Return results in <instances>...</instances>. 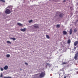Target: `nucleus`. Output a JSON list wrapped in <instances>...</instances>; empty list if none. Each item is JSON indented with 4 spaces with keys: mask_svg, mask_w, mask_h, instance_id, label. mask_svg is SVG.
<instances>
[{
    "mask_svg": "<svg viewBox=\"0 0 78 78\" xmlns=\"http://www.w3.org/2000/svg\"><path fill=\"white\" fill-rule=\"evenodd\" d=\"M9 8V9H11V10H12V6H9L8 7H7V8Z\"/></svg>",
    "mask_w": 78,
    "mask_h": 78,
    "instance_id": "9d476101",
    "label": "nucleus"
},
{
    "mask_svg": "<svg viewBox=\"0 0 78 78\" xmlns=\"http://www.w3.org/2000/svg\"><path fill=\"white\" fill-rule=\"evenodd\" d=\"M6 56H7V58H9V57H10V55H9V54L7 55H6Z\"/></svg>",
    "mask_w": 78,
    "mask_h": 78,
    "instance_id": "aec40b11",
    "label": "nucleus"
},
{
    "mask_svg": "<svg viewBox=\"0 0 78 78\" xmlns=\"http://www.w3.org/2000/svg\"><path fill=\"white\" fill-rule=\"evenodd\" d=\"M64 16V15L62 13L60 14L59 16L60 17H63V16Z\"/></svg>",
    "mask_w": 78,
    "mask_h": 78,
    "instance_id": "1a4fd4ad",
    "label": "nucleus"
},
{
    "mask_svg": "<svg viewBox=\"0 0 78 78\" xmlns=\"http://www.w3.org/2000/svg\"><path fill=\"white\" fill-rule=\"evenodd\" d=\"M46 66H50V64L49 63H46Z\"/></svg>",
    "mask_w": 78,
    "mask_h": 78,
    "instance_id": "393cba45",
    "label": "nucleus"
},
{
    "mask_svg": "<svg viewBox=\"0 0 78 78\" xmlns=\"http://www.w3.org/2000/svg\"><path fill=\"white\" fill-rule=\"evenodd\" d=\"M7 44H11V42L9 41H7Z\"/></svg>",
    "mask_w": 78,
    "mask_h": 78,
    "instance_id": "6ab92c4d",
    "label": "nucleus"
},
{
    "mask_svg": "<svg viewBox=\"0 0 78 78\" xmlns=\"http://www.w3.org/2000/svg\"><path fill=\"white\" fill-rule=\"evenodd\" d=\"M67 64V63L63 62L62 63V65H64V64Z\"/></svg>",
    "mask_w": 78,
    "mask_h": 78,
    "instance_id": "412c9836",
    "label": "nucleus"
},
{
    "mask_svg": "<svg viewBox=\"0 0 78 78\" xmlns=\"http://www.w3.org/2000/svg\"><path fill=\"white\" fill-rule=\"evenodd\" d=\"M17 24L18 25H19V26H22V24H21L20 23H17Z\"/></svg>",
    "mask_w": 78,
    "mask_h": 78,
    "instance_id": "ddd939ff",
    "label": "nucleus"
},
{
    "mask_svg": "<svg viewBox=\"0 0 78 78\" xmlns=\"http://www.w3.org/2000/svg\"><path fill=\"white\" fill-rule=\"evenodd\" d=\"M57 0H53L54 1V2H57Z\"/></svg>",
    "mask_w": 78,
    "mask_h": 78,
    "instance_id": "c756f323",
    "label": "nucleus"
},
{
    "mask_svg": "<svg viewBox=\"0 0 78 78\" xmlns=\"http://www.w3.org/2000/svg\"><path fill=\"white\" fill-rule=\"evenodd\" d=\"M4 78H12L11 77L8 76V77H5V76L4 77Z\"/></svg>",
    "mask_w": 78,
    "mask_h": 78,
    "instance_id": "a211bd4d",
    "label": "nucleus"
},
{
    "mask_svg": "<svg viewBox=\"0 0 78 78\" xmlns=\"http://www.w3.org/2000/svg\"><path fill=\"white\" fill-rule=\"evenodd\" d=\"M11 12V11L9 9H7L5 11V13L6 14H9Z\"/></svg>",
    "mask_w": 78,
    "mask_h": 78,
    "instance_id": "f03ea898",
    "label": "nucleus"
},
{
    "mask_svg": "<svg viewBox=\"0 0 78 78\" xmlns=\"http://www.w3.org/2000/svg\"><path fill=\"white\" fill-rule=\"evenodd\" d=\"M78 52L76 54L74 57V59L75 60H77L78 59Z\"/></svg>",
    "mask_w": 78,
    "mask_h": 78,
    "instance_id": "7ed1b4c3",
    "label": "nucleus"
},
{
    "mask_svg": "<svg viewBox=\"0 0 78 78\" xmlns=\"http://www.w3.org/2000/svg\"><path fill=\"white\" fill-rule=\"evenodd\" d=\"M34 28H39V26L37 24H35L34 26Z\"/></svg>",
    "mask_w": 78,
    "mask_h": 78,
    "instance_id": "423d86ee",
    "label": "nucleus"
},
{
    "mask_svg": "<svg viewBox=\"0 0 78 78\" xmlns=\"http://www.w3.org/2000/svg\"><path fill=\"white\" fill-rule=\"evenodd\" d=\"M46 37H47V39H50V37H49V36L47 35H46Z\"/></svg>",
    "mask_w": 78,
    "mask_h": 78,
    "instance_id": "4468645a",
    "label": "nucleus"
},
{
    "mask_svg": "<svg viewBox=\"0 0 78 78\" xmlns=\"http://www.w3.org/2000/svg\"><path fill=\"white\" fill-rule=\"evenodd\" d=\"M67 78V76H64V78Z\"/></svg>",
    "mask_w": 78,
    "mask_h": 78,
    "instance_id": "c85d7f7f",
    "label": "nucleus"
},
{
    "mask_svg": "<svg viewBox=\"0 0 78 78\" xmlns=\"http://www.w3.org/2000/svg\"><path fill=\"white\" fill-rule=\"evenodd\" d=\"M76 47H74V49L76 50Z\"/></svg>",
    "mask_w": 78,
    "mask_h": 78,
    "instance_id": "bb28decb",
    "label": "nucleus"
},
{
    "mask_svg": "<svg viewBox=\"0 0 78 78\" xmlns=\"http://www.w3.org/2000/svg\"><path fill=\"white\" fill-rule=\"evenodd\" d=\"M33 22V20H29V23H31V22Z\"/></svg>",
    "mask_w": 78,
    "mask_h": 78,
    "instance_id": "4be33fe9",
    "label": "nucleus"
},
{
    "mask_svg": "<svg viewBox=\"0 0 78 78\" xmlns=\"http://www.w3.org/2000/svg\"><path fill=\"white\" fill-rule=\"evenodd\" d=\"M8 69V66H6L4 67V70H7Z\"/></svg>",
    "mask_w": 78,
    "mask_h": 78,
    "instance_id": "6e6552de",
    "label": "nucleus"
},
{
    "mask_svg": "<svg viewBox=\"0 0 78 78\" xmlns=\"http://www.w3.org/2000/svg\"><path fill=\"white\" fill-rule=\"evenodd\" d=\"M67 32L65 30H64L63 31V34H64V35H66V34H67Z\"/></svg>",
    "mask_w": 78,
    "mask_h": 78,
    "instance_id": "0eeeda50",
    "label": "nucleus"
},
{
    "mask_svg": "<svg viewBox=\"0 0 78 78\" xmlns=\"http://www.w3.org/2000/svg\"><path fill=\"white\" fill-rule=\"evenodd\" d=\"M56 27H57V28H60V25H59V24H57V25Z\"/></svg>",
    "mask_w": 78,
    "mask_h": 78,
    "instance_id": "f3484780",
    "label": "nucleus"
},
{
    "mask_svg": "<svg viewBox=\"0 0 78 78\" xmlns=\"http://www.w3.org/2000/svg\"><path fill=\"white\" fill-rule=\"evenodd\" d=\"M78 44V41H77L74 42V46H76Z\"/></svg>",
    "mask_w": 78,
    "mask_h": 78,
    "instance_id": "20e7f679",
    "label": "nucleus"
},
{
    "mask_svg": "<svg viewBox=\"0 0 78 78\" xmlns=\"http://www.w3.org/2000/svg\"><path fill=\"white\" fill-rule=\"evenodd\" d=\"M20 31H23V32H24V31H26V28H24V29H21Z\"/></svg>",
    "mask_w": 78,
    "mask_h": 78,
    "instance_id": "39448f33",
    "label": "nucleus"
},
{
    "mask_svg": "<svg viewBox=\"0 0 78 78\" xmlns=\"http://www.w3.org/2000/svg\"><path fill=\"white\" fill-rule=\"evenodd\" d=\"M0 77H1V78H2V77H3V75H2V74H1L0 75Z\"/></svg>",
    "mask_w": 78,
    "mask_h": 78,
    "instance_id": "a878e982",
    "label": "nucleus"
},
{
    "mask_svg": "<svg viewBox=\"0 0 78 78\" xmlns=\"http://www.w3.org/2000/svg\"><path fill=\"white\" fill-rule=\"evenodd\" d=\"M77 31V29H75L74 30V33H76Z\"/></svg>",
    "mask_w": 78,
    "mask_h": 78,
    "instance_id": "dca6fc26",
    "label": "nucleus"
},
{
    "mask_svg": "<svg viewBox=\"0 0 78 78\" xmlns=\"http://www.w3.org/2000/svg\"><path fill=\"white\" fill-rule=\"evenodd\" d=\"M72 29H70V30L69 31V34L70 35L72 34Z\"/></svg>",
    "mask_w": 78,
    "mask_h": 78,
    "instance_id": "9b49d317",
    "label": "nucleus"
},
{
    "mask_svg": "<svg viewBox=\"0 0 78 78\" xmlns=\"http://www.w3.org/2000/svg\"><path fill=\"white\" fill-rule=\"evenodd\" d=\"M64 2H65V0L64 1Z\"/></svg>",
    "mask_w": 78,
    "mask_h": 78,
    "instance_id": "7c9ffc66",
    "label": "nucleus"
},
{
    "mask_svg": "<svg viewBox=\"0 0 78 78\" xmlns=\"http://www.w3.org/2000/svg\"><path fill=\"white\" fill-rule=\"evenodd\" d=\"M11 39H12V40H13V41H15V40H16V38H14V37H13V38H10Z\"/></svg>",
    "mask_w": 78,
    "mask_h": 78,
    "instance_id": "2eb2a0df",
    "label": "nucleus"
},
{
    "mask_svg": "<svg viewBox=\"0 0 78 78\" xmlns=\"http://www.w3.org/2000/svg\"><path fill=\"white\" fill-rule=\"evenodd\" d=\"M71 42V41H70V40L69 39L67 43L68 44H70Z\"/></svg>",
    "mask_w": 78,
    "mask_h": 78,
    "instance_id": "f8f14e48",
    "label": "nucleus"
},
{
    "mask_svg": "<svg viewBox=\"0 0 78 78\" xmlns=\"http://www.w3.org/2000/svg\"><path fill=\"white\" fill-rule=\"evenodd\" d=\"M25 64H26V65H28V63H26L25 62Z\"/></svg>",
    "mask_w": 78,
    "mask_h": 78,
    "instance_id": "cd10ccee",
    "label": "nucleus"
},
{
    "mask_svg": "<svg viewBox=\"0 0 78 78\" xmlns=\"http://www.w3.org/2000/svg\"><path fill=\"white\" fill-rule=\"evenodd\" d=\"M0 69H1V71H3V68H1Z\"/></svg>",
    "mask_w": 78,
    "mask_h": 78,
    "instance_id": "b1692460",
    "label": "nucleus"
},
{
    "mask_svg": "<svg viewBox=\"0 0 78 78\" xmlns=\"http://www.w3.org/2000/svg\"><path fill=\"white\" fill-rule=\"evenodd\" d=\"M1 2H5V1L4 0H0Z\"/></svg>",
    "mask_w": 78,
    "mask_h": 78,
    "instance_id": "5701e85b",
    "label": "nucleus"
},
{
    "mask_svg": "<svg viewBox=\"0 0 78 78\" xmlns=\"http://www.w3.org/2000/svg\"><path fill=\"white\" fill-rule=\"evenodd\" d=\"M45 72H42L40 73L38 78H42V77H44V76H45Z\"/></svg>",
    "mask_w": 78,
    "mask_h": 78,
    "instance_id": "f257e3e1",
    "label": "nucleus"
}]
</instances>
